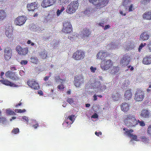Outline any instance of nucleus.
I'll return each instance as SVG.
<instances>
[{"instance_id": "nucleus-63", "label": "nucleus", "mask_w": 151, "mask_h": 151, "mask_svg": "<svg viewBox=\"0 0 151 151\" xmlns=\"http://www.w3.org/2000/svg\"><path fill=\"white\" fill-rule=\"evenodd\" d=\"M97 96L96 94H95L93 96V98H94V99H93V101H95L97 100Z\"/></svg>"}, {"instance_id": "nucleus-40", "label": "nucleus", "mask_w": 151, "mask_h": 151, "mask_svg": "<svg viewBox=\"0 0 151 151\" xmlns=\"http://www.w3.org/2000/svg\"><path fill=\"white\" fill-rule=\"evenodd\" d=\"M131 2L130 0H124L123 2L122 3V4L124 6H127Z\"/></svg>"}, {"instance_id": "nucleus-16", "label": "nucleus", "mask_w": 151, "mask_h": 151, "mask_svg": "<svg viewBox=\"0 0 151 151\" xmlns=\"http://www.w3.org/2000/svg\"><path fill=\"white\" fill-rule=\"evenodd\" d=\"M55 2V0H43L41 5L44 8L53 5Z\"/></svg>"}, {"instance_id": "nucleus-56", "label": "nucleus", "mask_w": 151, "mask_h": 151, "mask_svg": "<svg viewBox=\"0 0 151 151\" xmlns=\"http://www.w3.org/2000/svg\"><path fill=\"white\" fill-rule=\"evenodd\" d=\"M91 71L92 72H95L96 70V67H93V66H91L90 68Z\"/></svg>"}, {"instance_id": "nucleus-7", "label": "nucleus", "mask_w": 151, "mask_h": 151, "mask_svg": "<svg viewBox=\"0 0 151 151\" xmlns=\"http://www.w3.org/2000/svg\"><path fill=\"white\" fill-rule=\"evenodd\" d=\"M6 78L14 81H17L19 80V78L15 72L11 70H8L5 74Z\"/></svg>"}, {"instance_id": "nucleus-41", "label": "nucleus", "mask_w": 151, "mask_h": 151, "mask_svg": "<svg viewBox=\"0 0 151 151\" xmlns=\"http://www.w3.org/2000/svg\"><path fill=\"white\" fill-rule=\"evenodd\" d=\"M19 132V129L17 127L14 128L12 130V132L15 134H17Z\"/></svg>"}, {"instance_id": "nucleus-39", "label": "nucleus", "mask_w": 151, "mask_h": 151, "mask_svg": "<svg viewBox=\"0 0 151 151\" xmlns=\"http://www.w3.org/2000/svg\"><path fill=\"white\" fill-rule=\"evenodd\" d=\"M65 10V8L63 6L61 7V9H58L56 13L57 15L58 16H59L60 14L61 13L63 12V11Z\"/></svg>"}, {"instance_id": "nucleus-22", "label": "nucleus", "mask_w": 151, "mask_h": 151, "mask_svg": "<svg viewBox=\"0 0 151 151\" xmlns=\"http://www.w3.org/2000/svg\"><path fill=\"white\" fill-rule=\"evenodd\" d=\"M37 5L35 2L31 3L27 5V8L28 11H34L35 10H37Z\"/></svg>"}, {"instance_id": "nucleus-19", "label": "nucleus", "mask_w": 151, "mask_h": 151, "mask_svg": "<svg viewBox=\"0 0 151 151\" xmlns=\"http://www.w3.org/2000/svg\"><path fill=\"white\" fill-rule=\"evenodd\" d=\"M134 132V130L132 129L128 130L125 132L124 134H126L129 137H132V139L136 141H139V139H137V137L136 135H134L131 133Z\"/></svg>"}, {"instance_id": "nucleus-24", "label": "nucleus", "mask_w": 151, "mask_h": 151, "mask_svg": "<svg viewBox=\"0 0 151 151\" xmlns=\"http://www.w3.org/2000/svg\"><path fill=\"white\" fill-rule=\"evenodd\" d=\"M120 108L122 111L124 112H127L129 109V105L126 102H124L122 103Z\"/></svg>"}, {"instance_id": "nucleus-6", "label": "nucleus", "mask_w": 151, "mask_h": 151, "mask_svg": "<svg viewBox=\"0 0 151 151\" xmlns=\"http://www.w3.org/2000/svg\"><path fill=\"white\" fill-rule=\"evenodd\" d=\"M131 57L127 54L124 55L122 56L120 61V64L122 67H126L129 64L131 61Z\"/></svg>"}, {"instance_id": "nucleus-25", "label": "nucleus", "mask_w": 151, "mask_h": 151, "mask_svg": "<svg viewBox=\"0 0 151 151\" xmlns=\"http://www.w3.org/2000/svg\"><path fill=\"white\" fill-rule=\"evenodd\" d=\"M121 96L119 93L116 91H115L112 93V95H111V98L114 101H118L121 98Z\"/></svg>"}, {"instance_id": "nucleus-14", "label": "nucleus", "mask_w": 151, "mask_h": 151, "mask_svg": "<svg viewBox=\"0 0 151 151\" xmlns=\"http://www.w3.org/2000/svg\"><path fill=\"white\" fill-rule=\"evenodd\" d=\"M79 35L78 36V37L79 38L82 39L83 38H87L89 37L91 33L89 29L84 28L80 32Z\"/></svg>"}, {"instance_id": "nucleus-5", "label": "nucleus", "mask_w": 151, "mask_h": 151, "mask_svg": "<svg viewBox=\"0 0 151 151\" xmlns=\"http://www.w3.org/2000/svg\"><path fill=\"white\" fill-rule=\"evenodd\" d=\"M145 97L144 92L139 88H137L135 93L134 99L136 101H141L144 99Z\"/></svg>"}, {"instance_id": "nucleus-38", "label": "nucleus", "mask_w": 151, "mask_h": 151, "mask_svg": "<svg viewBox=\"0 0 151 151\" xmlns=\"http://www.w3.org/2000/svg\"><path fill=\"white\" fill-rule=\"evenodd\" d=\"M31 61L32 63H37L38 62V60L37 57H32L30 58Z\"/></svg>"}, {"instance_id": "nucleus-32", "label": "nucleus", "mask_w": 151, "mask_h": 151, "mask_svg": "<svg viewBox=\"0 0 151 151\" xmlns=\"http://www.w3.org/2000/svg\"><path fill=\"white\" fill-rule=\"evenodd\" d=\"M72 123H69L68 119H66L64 120L63 124V127L65 128H69L70 126Z\"/></svg>"}, {"instance_id": "nucleus-23", "label": "nucleus", "mask_w": 151, "mask_h": 151, "mask_svg": "<svg viewBox=\"0 0 151 151\" xmlns=\"http://www.w3.org/2000/svg\"><path fill=\"white\" fill-rule=\"evenodd\" d=\"M150 35L148 34L147 32L145 31L142 33L140 35L139 40L142 41H145L149 39Z\"/></svg>"}, {"instance_id": "nucleus-49", "label": "nucleus", "mask_w": 151, "mask_h": 151, "mask_svg": "<svg viewBox=\"0 0 151 151\" xmlns=\"http://www.w3.org/2000/svg\"><path fill=\"white\" fill-rule=\"evenodd\" d=\"M147 132L148 134L151 136V125H149L147 128Z\"/></svg>"}, {"instance_id": "nucleus-59", "label": "nucleus", "mask_w": 151, "mask_h": 151, "mask_svg": "<svg viewBox=\"0 0 151 151\" xmlns=\"http://www.w3.org/2000/svg\"><path fill=\"white\" fill-rule=\"evenodd\" d=\"M69 0H59L60 1H62L63 3H64L65 4L68 3L69 2Z\"/></svg>"}, {"instance_id": "nucleus-31", "label": "nucleus", "mask_w": 151, "mask_h": 151, "mask_svg": "<svg viewBox=\"0 0 151 151\" xmlns=\"http://www.w3.org/2000/svg\"><path fill=\"white\" fill-rule=\"evenodd\" d=\"M118 46V45L115 44L113 42H111L108 45L107 47L109 49H113L116 48Z\"/></svg>"}, {"instance_id": "nucleus-60", "label": "nucleus", "mask_w": 151, "mask_h": 151, "mask_svg": "<svg viewBox=\"0 0 151 151\" xmlns=\"http://www.w3.org/2000/svg\"><path fill=\"white\" fill-rule=\"evenodd\" d=\"M39 126L38 124V123H37L35 124L32 125V127L34 128L35 129H36Z\"/></svg>"}, {"instance_id": "nucleus-29", "label": "nucleus", "mask_w": 151, "mask_h": 151, "mask_svg": "<svg viewBox=\"0 0 151 151\" xmlns=\"http://www.w3.org/2000/svg\"><path fill=\"white\" fill-rule=\"evenodd\" d=\"M6 14L4 10L1 9L0 10V21L3 20L6 18Z\"/></svg>"}, {"instance_id": "nucleus-8", "label": "nucleus", "mask_w": 151, "mask_h": 151, "mask_svg": "<svg viewBox=\"0 0 151 151\" xmlns=\"http://www.w3.org/2000/svg\"><path fill=\"white\" fill-rule=\"evenodd\" d=\"M84 80L83 77L81 75H77L75 77L74 84L77 87H79L84 84Z\"/></svg>"}, {"instance_id": "nucleus-27", "label": "nucleus", "mask_w": 151, "mask_h": 151, "mask_svg": "<svg viewBox=\"0 0 151 151\" xmlns=\"http://www.w3.org/2000/svg\"><path fill=\"white\" fill-rule=\"evenodd\" d=\"M132 93L130 90H126L124 94V97L126 100H129L132 97Z\"/></svg>"}, {"instance_id": "nucleus-13", "label": "nucleus", "mask_w": 151, "mask_h": 151, "mask_svg": "<svg viewBox=\"0 0 151 151\" xmlns=\"http://www.w3.org/2000/svg\"><path fill=\"white\" fill-rule=\"evenodd\" d=\"M12 55V49L9 47H6L4 51V57L5 60L8 61L11 58Z\"/></svg>"}, {"instance_id": "nucleus-9", "label": "nucleus", "mask_w": 151, "mask_h": 151, "mask_svg": "<svg viewBox=\"0 0 151 151\" xmlns=\"http://www.w3.org/2000/svg\"><path fill=\"white\" fill-rule=\"evenodd\" d=\"M113 65V62L111 60H104L101 63V67L103 70H108Z\"/></svg>"}, {"instance_id": "nucleus-36", "label": "nucleus", "mask_w": 151, "mask_h": 151, "mask_svg": "<svg viewBox=\"0 0 151 151\" xmlns=\"http://www.w3.org/2000/svg\"><path fill=\"white\" fill-rule=\"evenodd\" d=\"M55 82H60L61 83H63V81H64V80L60 78V77L59 76H57L55 77Z\"/></svg>"}, {"instance_id": "nucleus-43", "label": "nucleus", "mask_w": 151, "mask_h": 151, "mask_svg": "<svg viewBox=\"0 0 151 151\" xmlns=\"http://www.w3.org/2000/svg\"><path fill=\"white\" fill-rule=\"evenodd\" d=\"M147 45V44L146 43H144L143 44L142 43H141V44H140L139 46L138 51L139 52H140L141 51V50L142 49V48H143L144 46H146Z\"/></svg>"}, {"instance_id": "nucleus-47", "label": "nucleus", "mask_w": 151, "mask_h": 151, "mask_svg": "<svg viewBox=\"0 0 151 151\" xmlns=\"http://www.w3.org/2000/svg\"><path fill=\"white\" fill-rule=\"evenodd\" d=\"M6 113L9 115H13L14 112L10 109H7L6 110Z\"/></svg>"}, {"instance_id": "nucleus-20", "label": "nucleus", "mask_w": 151, "mask_h": 151, "mask_svg": "<svg viewBox=\"0 0 151 151\" xmlns=\"http://www.w3.org/2000/svg\"><path fill=\"white\" fill-rule=\"evenodd\" d=\"M3 80H0V82L6 86H9L11 87H16L17 86L14 83L9 81L7 79H4L3 78Z\"/></svg>"}, {"instance_id": "nucleus-28", "label": "nucleus", "mask_w": 151, "mask_h": 151, "mask_svg": "<svg viewBox=\"0 0 151 151\" xmlns=\"http://www.w3.org/2000/svg\"><path fill=\"white\" fill-rule=\"evenodd\" d=\"M142 17L145 19L150 20L151 19V10L146 12L142 15Z\"/></svg>"}, {"instance_id": "nucleus-11", "label": "nucleus", "mask_w": 151, "mask_h": 151, "mask_svg": "<svg viewBox=\"0 0 151 151\" xmlns=\"http://www.w3.org/2000/svg\"><path fill=\"white\" fill-rule=\"evenodd\" d=\"M89 83L92 88L97 89L100 88L101 85L99 80L98 79L92 78L89 81Z\"/></svg>"}, {"instance_id": "nucleus-42", "label": "nucleus", "mask_w": 151, "mask_h": 151, "mask_svg": "<svg viewBox=\"0 0 151 151\" xmlns=\"http://www.w3.org/2000/svg\"><path fill=\"white\" fill-rule=\"evenodd\" d=\"M141 139L142 140V141L144 142H147L149 141V139L144 136H142L141 137Z\"/></svg>"}, {"instance_id": "nucleus-54", "label": "nucleus", "mask_w": 151, "mask_h": 151, "mask_svg": "<svg viewBox=\"0 0 151 151\" xmlns=\"http://www.w3.org/2000/svg\"><path fill=\"white\" fill-rule=\"evenodd\" d=\"M10 70L12 71H14L17 70L16 67L14 66V65H12L10 67Z\"/></svg>"}, {"instance_id": "nucleus-45", "label": "nucleus", "mask_w": 151, "mask_h": 151, "mask_svg": "<svg viewBox=\"0 0 151 151\" xmlns=\"http://www.w3.org/2000/svg\"><path fill=\"white\" fill-rule=\"evenodd\" d=\"M74 117V116L73 115H71V116H69L68 118H67L66 119H68H68L71 121L72 122L71 123H73L74 122L73 119Z\"/></svg>"}, {"instance_id": "nucleus-62", "label": "nucleus", "mask_w": 151, "mask_h": 151, "mask_svg": "<svg viewBox=\"0 0 151 151\" xmlns=\"http://www.w3.org/2000/svg\"><path fill=\"white\" fill-rule=\"evenodd\" d=\"M98 116L97 114L95 113L92 116V118H98Z\"/></svg>"}, {"instance_id": "nucleus-44", "label": "nucleus", "mask_w": 151, "mask_h": 151, "mask_svg": "<svg viewBox=\"0 0 151 151\" xmlns=\"http://www.w3.org/2000/svg\"><path fill=\"white\" fill-rule=\"evenodd\" d=\"M137 121V124L138 123H139V125L142 127L145 126V124L144 123V122L142 121H140L139 120H138Z\"/></svg>"}, {"instance_id": "nucleus-17", "label": "nucleus", "mask_w": 151, "mask_h": 151, "mask_svg": "<svg viewBox=\"0 0 151 151\" xmlns=\"http://www.w3.org/2000/svg\"><path fill=\"white\" fill-rule=\"evenodd\" d=\"M26 19L23 16H20L17 17L14 20V23L17 25L20 26L25 23Z\"/></svg>"}, {"instance_id": "nucleus-2", "label": "nucleus", "mask_w": 151, "mask_h": 151, "mask_svg": "<svg viewBox=\"0 0 151 151\" xmlns=\"http://www.w3.org/2000/svg\"><path fill=\"white\" fill-rule=\"evenodd\" d=\"M78 5L77 1H72L67 6L66 12L70 14L74 13L77 9Z\"/></svg>"}, {"instance_id": "nucleus-35", "label": "nucleus", "mask_w": 151, "mask_h": 151, "mask_svg": "<svg viewBox=\"0 0 151 151\" xmlns=\"http://www.w3.org/2000/svg\"><path fill=\"white\" fill-rule=\"evenodd\" d=\"M12 31H11L9 32V30H6V31L5 33L7 37L9 38H11L12 35Z\"/></svg>"}, {"instance_id": "nucleus-64", "label": "nucleus", "mask_w": 151, "mask_h": 151, "mask_svg": "<svg viewBox=\"0 0 151 151\" xmlns=\"http://www.w3.org/2000/svg\"><path fill=\"white\" fill-rule=\"evenodd\" d=\"M50 77V76H46L44 78V80L45 81H47Z\"/></svg>"}, {"instance_id": "nucleus-10", "label": "nucleus", "mask_w": 151, "mask_h": 151, "mask_svg": "<svg viewBox=\"0 0 151 151\" xmlns=\"http://www.w3.org/2000/svg\"><path fill=\"white\" fill-rule=\"evenodd\" d=\"M27 85L31 88L37 90L40 88L39 84L34 79H29L27 82Z\"/></svg>"}, {"instance_id": "nucleus-15", "label": "nucleus", "mask_w": 151, "mask_h": 151, "mask_svg": "<svg viewBox=\"0 0 151 151\" xmlns=\"http://www.w3.org/2000/svg\"><path fill=\"white\" fill-rule=\"evenodd\" d=\"M28 48L25 47L22 48L21 46L18 45L16 47V50L18 53L20 55H24L28 52Z\"/></svg>"}, {"instance_id": "nucleus-33", "label": "nucleus", "mask_w": 151, "mask_h": 151, "mask_svg": "<svg viewBox=\"0 0 151 151\" xmlns=\"http://www.w3.org/2000/svg\"><path fill=\"white\" fill-rule=\"evenodd\" d=\"M40 55L41 58L43 59L46 58L47 56L46 52L45 50L41 51Z\"/></svg>"}, {"instance_id": "nucleus-34", "label": "nucleus", "mask_w": 151, "mask_h": 151, "mask_svg": "<svg viewBox=\"0 0 151 151\" xmlns=\"http://www.w3.org/2000/svg\"><path fill=\"white\" fill-rule=\"evenodd\" d=\"M106 89V86L105 85H102L101 84L100 86V88H99L97 89L98 91H104Z\"/></svg>"}, {"instance_id": "nucleus-50", "label": "nucleus", "mask_w": 151, "mask_h": 151, "mask_svg": "<svg viewBox=\"0 0 151 151\" xmlns=\"http://www.w3.org/2000/svg\"><path fill=\"white\" fill-rule=\"evenodd\" d=\"M134 9L133 5V4H132L129 6L128 10L129 12H132Z\"/></svg>"}, {"instance_id": "nucleus-4", "label": "nucleus", "mask_w": 151, "mask_h": 151, "mask_svg": "<svg viewBox=\"0 0 151 151\" xmlns=\"http://www.w3.org/2000/svg\"><path fill=\"white\" fill-rule=\"evenodd\" d=\"M85 55V52L81 50H77L74 53L72 57L76 60H81L84 59Z\"/></svg>"}, {"instance_id": "nucleus-18", "label": "nucleus", "mask_w": 151, "mask_h": 151, "mask_svg": "<svg viewBox=\"0 0 151 151\" xmlns=\"http://www.w3.org/2000/svg\"><path fill=\"white\" fill-rule=\"evenodd\" d=\"M109 55V54L106 51L101 50L98 53L97 55V57L98 59L103 60L104 59Z\"/></svg>"}, {"instance_id": "nucleus-46", "label": "nucleus", "mask_w": 151, "mask_h": 151, "mask_svg": "<svg viewBox=\"0 0 151 151\" xmlns=\"http://www.w3.org/2000/svg\"><path fill=\"white\" fill-rule=\"evenodd\" d=\"M6 121V119L5 117H0V123H4Z\"/></svg>"}, {"instance_id": "nucleus-57", "label": "nucleus", "mask_w": 151, "mask_h": 151, "mask_svg": "<svg viewBox=\"0 0 151 151\" xmlns=\"http://www.w3.org/2000/svg\"><path fill=\"white\" fill-rule=\"evenodd\" d=\"M147 47L149 48L150 52H151V42H150L147 45Z\"/></svg>"}, {"instance_id": "nucleus-58", "label": "nucleus", "mask_w": 151, "mask_h": 151, "mask_svg": "<svg viewBox=\"0 0 151 151\" xmlns=\"http://www.w3.org/2000/svg\"><path fill=\"white\" fill-rule=\"evenodd\" d=\"M95 133L96 135L98 137L100 135H102V132H96Z\"/></svg>"}, {"instance_id": "nucleus-37", "label": "nucleus", "mask_w": 151, "mask_h": 151, "mask_svg": "<svg viewBox=\"0 0 151 151\" xmlns=\"http://www.w3.org/2000/svg\"><path fill=\"white\" fill-rule=\"evenodd\" d=\"M78 37L76 35L72 34H69L68 36V38L70 40H75Z\"/></svg>"}, {"instance_id": "nucleus-30", "label": "nucleus", "mask_w": 151, "mask_h": 151, "mask_svg": "<svg viewBox=\"0 0 151 151\" xmlns=\"http://www.w3.org/2000/svg\"><path fill=\"white\" fill-rule=\"evenodd\" d=\"M119 71V67L117 66H114L111 70L110 73L112 75H115L118 73Z\"/></svg>"}, {"instance_id": "nucleus-53", "label": "nucleus", "mask_w": 151, "mask_h": 151, "mask_svg": "<svg viewBox=\"0 0 151 151\" xmlns=\"http://www.w3.org/2000/svg\"><path fill=\"white\" fill-rule=\"evenodd\" d=\"M27 63L28 61L27 60H22L21 62H20V64L22 65H25L27 64Z\"/></svg>"}, {"instance_id": "nucleus-61", "label": "nucleus", "mask_w": 151, "mask_h": 151, "mask_svg": "<svg viewBox=\"0 0 151 151\" xmlns=\"http://www.w3.org/2000/svg\"><path fill=\"white\" fill-rule=\"evenodd\" d=\"M18 110L19 111H18V113H22L26 111L25 109H23L22 110L21 109H19Z\"/></svg>"}, {"instance_id": "nucleus-1", "label": "nucleus", "mask_w": 151, "mask_h": 151, "mask_svg": "<svg viewBox=\"0 0 151 151\" xmlns=\"http://www.w3.org/2000/svg\"><path fill=\"white\" fill-rule=\"evenodd\" d=\"M124 122L129 127H134L137 124V122L135 116L132 114H128L124 116Z\"/></svg>"}, {"instance_id": "nucleus-12", "label": "nucleus", "mask_w": 151, "mask_h": 151, "mask_svg": "<svg viewBox=\"0 0 151 151\" xmlns=\"http://www.w3.org/2000/svg\"><path fill=\"white\" fill-rule=\"evenodd\" d=\"M72 27L71 24L67 21H65L63 24V28L62 31L64 33H69L72 31Z\"/></svg>"}, {"instance_id": "nucleus-52", "label": "nucleus", "mask_w": 151, "mask_h": 151, "mask_svg": "<svg viewBox=\"0 0 151 151\" xmlns=\"http://www.w3.org/2000/svg\"><path fill=\"white\" fill-rule=\"evenodd\" d=\"M58 88L59 90H62L64 88V87L63 84L61 83V84L59 85L58 86Z\"/></svg>"}, {"instance_id": "nucleus-48", "label": "nucleus", "mask_w": 151, "mask_h": 151, "mask_svg": "<svg viewBox=\"0 0 151 151\" xmlns=\"http://www.w3.org/2000/svg\"><path fill=\"white\" fill-rule=\"evenodd\" d=\"M66 101L67 102L70 104L74 102V100L72 98H69L67 99Z\"/></svg>"}, {"instance_id": "nucleus-26", "label": "nucleus", "mask_w": 151, "mask_h": 151, "mask_svg": "<svg viewBox=\"0 0 151 151\" xmlns=\"http://www.w3.org/2000/svg\"><path fill=\"white\" fill-rule=\"evenodd\" d=\"M142 63L145 65H149L151 63V55L145 56L142 60Z\"/></svg>"}, {"instance_id": "nucleus-21", "label": "nucleus", "mask_w": 151, "mask_h": 151, "mask_svg": "<svg viewBox=\"0 0 151 151\" xmlns=\"http://www.w3.org/2000/svg\"><path fill=\"white\" fill-rule=\"evenodd\" d=\"M151 114L148 109H142L141 114V116L144 118H148L150 116Z\"/></svg>"}, {"instance_id": "nucleus-55", "label": "nucleus", "mask_w": 151, "mask_h": 151, "mask_svg": "<svg viewBox=\"0 0 151 151\" xmlns=\"http://www.w3.org/2000/svg\"><path fill=\"white\" fill-rule=\"evenodd\" d=\"M150 0H142V3L143 4H146L150 2Z\"/></svg>"}, {"instance_id": "nucleus-51", "label": "nucleus", "mask_w": 151, "mask_h": 151, "mask_svg": "<svg viewBox=\"0 0 151 151\" xmlns=\"http://www.w3.org/2000/svg\"><path fill=\"white\" fill-rule=\"evenodd\" d=\"M22 119L23 120V121L24 122H28V117L25 116H23L22 117Z\"/></svg>"}, {"instance_id": "nucleus-3", "label": "nucleus", "mask_w": 151, "mask_h": 151, "mask_svg": "<svg viewBox=\"0 0 151 151\" xmlns=\"http://www.w3.org/2000/svg\"><path fill=\"white\" fill-rule=\"evenodd\" d=\"M89 2L95 5L97 8H100L105 6L108 4V0H88Z\"/></svg>"}]
</instances>
